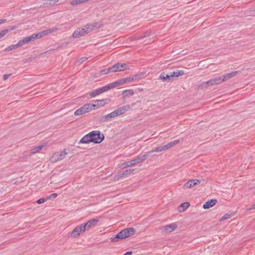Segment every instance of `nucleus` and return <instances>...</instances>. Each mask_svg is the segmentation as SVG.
Segmentation results:
<instances>
[{
  "mask_svg": "<svg viewBox=\"0 0 255 255\" xmlns=\"http://www.w3.org/2000/svg\"><path fill=\"white\" fill-rule=\"evenodd\" d=\"M100 27L98 23H88L84 26V27H79L77 28L73 33V38H78L84 36L89 32L97 29Z\"/></svg>",
  "mask_w": 255,
  "mask_h": 255,
  "instance_id": "f257e3e1",
  "label": "nucleus"
},
{
  "mask_svg": "<svg viewBox=\"0 0 255 255\" xmlns=\"http://www.w3.org/2000/svg\"><path fill=\"white\" fill-rule=\"evenodd\" d=\"M134 233L135 230L133 228L125 229L117 235L112 237L110 239L113 242H117L119 240L124 239L133 235Z\"/></svg>",
  "mask_w": 255,
  "mask_h": 255,
  "instance_id": "f03ea898",
  "label": "nucleus"
},
{
  "mask_svg": "<svg viewBox=\"0 0 255 255\" xmlns=\"http://www.w3.org/2000/svg\"><path fill=\"white\" fill-rule=\"evenodd\" d=\"M58 30H60V28L57 27H53L52 28H48L45 30H42L41 32H39L37 33H34L28 36L30 39V41H33L37 38H40L42 37L43 36H46L49 33H51L52 32H54Z\"/></svg>",
  "mask_w": 255,
  "mask_h": 255,
  "instance_id": "7ed1b4c3",
  "label": "nucleus"
},
{
  "mask_svg": "<svg viewBox=\"0 0 255 255\" xmlns=\"http://www.w3.org/2000/svg\"><path fill=\"white\" fill-rule=\"evenodd\" d=\"M148 156L149 153H146V154L141 156H138L135 159L124 162L122 164L121 167L122 168H126L128 167L132 166L135 164L142 162L145 160Z\"/></svg>",
  "mask_w": 255,
  "mask_h": 255,
  "instance_id": "20e7f679",
  "label": "nucleus"
},
{
  "mask_svg": "<svg viewBox=\"0 0 255 255\" xmlns=\"http://www.w3.org/2000/svg\"><path fill=\"white\" fill-rule=\"evenodd\" d=\"M92 142L100 143L102 142L105 138L104 135L99 130H93L90 132Z\"/></svg>",
  "mask_w": 255,
  "mask_h": 255,
  "instance_id": "39448f33",
  "label": "nucleus"
},
{
  "mask_svg": "<svg viewBox=\"0 0 255 255\" xmlns=\"http://www.w3.org/2000/svg\"><path fill=\"white\" fill-rule=\"evenodd\" d=\"M30 41V39L29 38L28 36L23 38L22 39L20 40L17 44L11 45L10 46L7 47L6 48H5V51H11L14 49L17 48L18 47H19L20 46H22L24 44L27 43Z\"/></svg>",
  "mask_w": 255,
  "mask_h": 255,
  "instance_id": "423d86ee",
  "label": "nucleus"
},
{
  "mask_svg": "<svg viewBox=\"0 0 255 255\" xmlns=\"http://www.w3.org/2000/svg\"><path fill=\"white\" fill-rule=\"evenodd\" d=\"M92 110L91 104H85L83 106L77 109L74 112L75 116H80L85 113H88Z\"/></svg>",
  "mask_w": 255,
  "mask_h": 255,
  "instance_id": "0eeeda50",
  "label": "nucleus"
},
{
  "mask_svg": "<svg viewBox=\"0 0 255 255\" xmlns=\"http://www.w3.org/2000/svg\"><path fill=\"white\" fill-rule=\"evenodd\" d=\"M110 101V100L109 99L95 100L94 101V104H91V109L93 108L94 110H95L100 107H103L105 105L108 104Z\"/></svg>",
  "mask_w": 255,
  "mask_h": 255,
  "instance_id": "6e6552de",
  "label": "nucleus"
},
{
  "mask_svg": "<svg viewBox=\"0 0 255 255\" xmlns=\"http://www.w3.org/2000/svg\"><path fill=\"white\" fill-rule=\"evenodd\" d=\"M113 72L123 71L129 69V66L126 63H117L112 66Z\"/></svg>",
  "mask_w": 255,
  "mask_h": 255,
  "instance_id": "1a4fd4ad",
  "label": "nucleus"
},
{
  "mask_svg": "<svg viewBox=\"0 0 255 255\" xmlns=\"http://www.w3.org/2000/svg\"><path fill=\"white\" fill-rule=\"evenodd\" d=\"M85 231V228L83 224L75 227L72 233H71V237L72 238H76L79 237L80 234Z\"/></svg>",
  "mask_w": 255,
  "mask_h": 255,
  "instance_id": "9d476101",
  "label": "nucleus"
},
{
  "mask_svg": "<svg viewBox=\"0 0 255 255\" xmlns=\"http://www.w3.org/2000/svg\"><path fill=\"white\" fill-rule=\"evenodd\" d=\"M67 154V152L65 151V150L55 153L52 156L51 161L54 162L58 160H62L65 157V156Z\"/></svg>",
  "mask_w": 255,
  "mask_h": 255,
  "instance_id": "9b49d317",
  "label": "nucleus"
},
{
  "mask_svg": "<svg viewBox=\"0 0 255 255\" xmlns=\"http://www.w3.org/2000/svg\"><path fill=\"white\" fill-rule=\"evenodd\" d=\"M99 222V220L93 219L89 220L85 224H83V225L85 228V231H89L90 229L96 227Z\"/></svg>",
  "mask_w": 255,
  "mask_h": 255,
  "instance_id": "f8f14e48",
  "label": "nucleus"
},
{
  "mask_svg": "<svg viewBox=\"0 0 255 255\" xmlns=\"http://www.w3.org/2000/svg\"><path fill=\"white\" fill-rule=\"evenodd\" d=\"M109 87H107L106 85L101 88L96 89L90 93L91 97H95L97 95L102 94L104 92L108 91Z\"/></svg>",
  "mask_w": 255,
  "mask_h": 255,
  "instance_id": "ddd939ff",
  "label": "nucleus"
},
{
  "mask_svg": "<svg viewBox=\"0 0 255 255\" xmlns=\"http://www.w3.org/2000/svg\"><path fill=\"white\" fill-rule=\"evenodd\" d=\"M200 183V181L198 180L192 179L186 182L184 185V188L185 189L191 188L195 186L198 185Z\"/></svg>",
  "mask_w": 255,
  "mask_h": 255,
  "instance_id": "4468645a",
  "label": "nucleus"
},
{
  "mask_svg": "<svg viewBox=\"0 0 255 255\" xmlns=\"http://www.w3.org/2000/svg\"><path fill=\"white\" fill-rule=\"evenodd\" d=\"M112 119H114L112 113H111L109 114L100 117L99 118V121L100 123H106L111 121Z\"/></svg>",
  "mask_w": 255,
  "mask_h": 255,
  "instance_id": "2eb2a0df",
  "label": "nucleus"
},
{
  "mask_svg": "<svg viewBox=\"0 0 255 255\" xmlns=\"http://www.w3.org/2000/svg\"><path fill=\"white\" fill-rule=\"evenodd\" d=\"M177 226L175 224H170L164 227H162L161 228V230L162 232H171L174 231Z\"/></svg>",
  "mask_w": 255,
  "mask_h": 255,
  "instance_id": "dca6fc26",
  "label": "nucleus"
},
{
  "mask_svg": "<svg viewBox=\"0 0 255 255\" xmlns=\"http://www.w3.org/2000/svg\"><path fill=\"white\" fill-rule=\"evenodd\" d=\"M90 132L84 135L80 140L79 143H89L92 142Z\"/></svg>",
  "mask_w": 255,
  "mask_h": 255,
  "instance_id": "f3484780",
  "label": "nucleus"
},
{
  "mask_svg": "<svg viewBox=\"0 0 255 255\" xmlns=\"http://www.w3.org/2000/svg\"><path fill=\"white\" fill-rule=\"evenodd\" d=\"M238 73V71H234L230 73H228L222 77V81L225 82L227 81L228 80L232 78V77L235 76Z\"/></svg>",
  "mask_w": 255,
  "mask_h": 255,
  "instance_id": "a211bd4d",
  "label": "nucleus"
},
{
  "mask_svg": "<svg viewBox=\"0 0 255 255\" xmlns=\"http://www.w3.org/2000/svg\"><path fill=\"white\" fill-rule=\"evenodd\" d=\"M131 109L130 105H126L118 108L119 111L122 115L125 114L128 111H129Z\"/></svg>",
  "mask_w": 255,
  "mask_h": 255,
  "instance_id": "6ab92c4d",
  "label": "nucleus"
},
{
  "mask_svg": "<svg viewBox=\"0 0 255 255\" xmlns=\"http://www.w3.org/2000/svg\"><path fill=\"white\" fill-rule=\"evenodd\" d=\"M217 202L216 199H211L210 200L207 201L204 205L203 208L204 209H209L210 208L214 206Z\"/></svg>",
  "mask_w": 255,
  "mask_h": 255,
  "instance_id": "aec40b11",
  "label": "nucleus"
},
{
  "mask_svg": "<svg viewBox=\"0 0 255 255\" xmlns=\"http://www.w3.org/2000/svg\"><path fill=\"white\" fill-rule=\"evenodd\" d=\"M215 85H216V84L215 83L214 80L213 79H211L207 82H202L199 86V87H207L208 85L213 86Z\"/></svg>",
  "mask_w": 255,
  "mask_h": 255,
  "instance_id": "412c9836",
  "label": "nucleus"
},
{
  "mask_svg": "<svg viewBox=\"0 0 255 255\" xmlns=\"http://www.w3.org/2000/svg\"><path fill=\"white\" fill-rule=\"evenodd\" d=\"M171 77H170V75L166 74L163 72L161 73L159 76V79L161 80L163 82L169 81L171 80Z\"/></svg>",
  "mask_w": 255,
  "mask_h": 255,
  "instance_id": "4be33fe9",
  "label": "nucleus"
},
{
  "mask_svg": "<svg viewBox=\"0 0 255 255\" xmlns=\"http://www.w3.org/2000/svg\"><path fill=\"white\" fill-rule=\"evenodd\" d=\"M190 206L189 202H184L182 203L179 207V210L180 212H183L187 209Z\"/></svg>",
  "mask_w": 255,
  "mask_h": 255,
  "instance_id": "5701e85b",
  "label": "nucleus"
},
{
  "mask_svg": "<svg viewBox=\"0 0 255 255\" xmlns=\"http://www.w3.org/2000/svg\"><path fill=\"white\" fill-rule=\"evenodd\" d=\"M179 142V139H176L174 141H172L169 143H168L167 144L165 145V147L166 148V149H168L171 147L177 144Z\"/></svg>",
  "mask_w": 255,
  "mask_h": 255,
  "instance_id": "b1692460",
  "label": "nucleus"
},
{
  "mask_svg": "<svg viewBox=\"0 0 255 255\" xmlns=\"http://www.w3.org/2000/svg\"><path fill=\"white\" fill-rule=\"evenodd\" d=\"M165 150H167V149H166V148L165 147V145L164 146H160L157 147L154 150L149 151L147 153H149V155L150 153H151L153 152H160V151Z\"/></svg>",
  "mask_w": 255,
  "mask_h": 255,
  "instance_id": "393cba45",
  "label": "nucleus"
},
{
  "mask_svg": "<svg viewBox=\"0 0 255 255\" xmlns=\"http://www.w3.org/2000/svg\"><path fill=\"white\" fill-rule=\"evenodd\" d=\"M184 74V72L182 70H176L174 71L171 75H170V77H178L180 76H182Z\"/></svg>",
  "mask_w": 255,
  "mask_h": 255,
  "instance_id": "a878e982",
  "label": "nucleus"
},
{
  "mask_svg": "<svg viewBox=\"0 0 255 255\" xmlns=\"http://www.w3.org/2000/svg\"><path fill=\"white\" fill-rule=\"evenodd\" d=\"M43 147V145H41L33 148L31 150L30 154H33L39 152L42 149Z\"/></svg>",
  "mask_w": 255,
  "mask_h": 255,
  "instance_id": "bb28decb",
  "label": "nucleus"
},
{
  "mask_svg": "<svg viewBox=\"0 0 255 255\" xmlns=\"http://www.w3.org/2000/svg\"><path fill=\"white\" fill-rule=\"evenodd\" d=\"M123 94L124 97H129L131 96L134 94V92L132 90H126L123 92Z\"/></svg>",
  "mask_w": 255,
  "mask_h": 255,
  "instance_id": "cd10ccee",
  "label": "nucleus"
},
{
  "mask_svg": "<svg viewBox=\"0 0 255 255\" xmlns=\"http://www.w3.org/2000/svg\"><path fill=\"white\" fill-rule=\"evenodd\" d=\"M120 85L119 82L118 80H117L112 83L107 85L106 86L109 87L108 90H109L110 89H111L112 88L118 87Z\"/></svg>",
  "mask_w": 255,
  "mask_h": 255,
  "instance_id": "c85d7f7f",
  "label": "nucleus"
},
{
  "mask_svg": "<svg viewBox=\"0 0 255 255\" xmlns=\"http://www.w3.org/2000/svg\"><path fill=\"white\" fill-rule=\"evenodd\" d=\"M111 72H113L112 66L101 70V73L103 75L107 74Z\"/></svg>",
  "mask_w": 255,
  "mask_h": 255,
  "instance_id": "c756f323",
  "label": "nucleus"
},
{
  "mask_svg": "<svg viewBox=\"0 0 255 255\" xmlns=\"http://www.w3.org/2000/svg\"><path fill=\"white\" fill-rule=\"evenodd\" d=\"M58 1L59 0H45V1L43 3V5H53Z\"/></svg>",
  "mask_w": 255,
  "mask_h": 255,
  "instance_id": "7c9ffc66",
  "label": "nucleus"
},
{
  "mask_svg": "<svg viewBox=\"0 0 255 255\" xmlns=\"http://www.w3.org/2000/svg\"><path fill=\"white\" fill-rule=\"evenodd\" d=\"M84 0H72L70 2V4L72 5L80 4L84 2Z\"/></svg>",
  "mask_w": 255,
  "mask_h": 255,
  "instance_id": "2f4dec72",
  "label": "nucleus"
},
{
  "mask_svg": "<svg viewBox=\"0 0 255 255\" xmlns=\"http://www.w3.org/2000/svg\"><path fill=\"white\" fill-rule=\"evenodd\" d=\"M112 113L114 119L118 117L122 116L118 109H117L114 110L113 112H111Z\"/></svg>",
  "mask_w": 255,
  "mask_h": 255,
  "instance_id": "473e14b6",
  "label": "nucleus"
},
{
  "mask_svg": "<svg viewBox=\"0 0 255 255\" xmlns=\"http://www.w3.org/2000/svg\"><path fill=\"white\" fill-rule=\"evenodd\" d=\"M213 79L214 80L215 83L216 85H219L223 82L221 76L217 77Z\"/></svg>",
  "mask_w": 255,
  "mask_h": 255,
  "instance_id": "72a5a7b5",
  "label": "nucleus"
},
{
  "mask_svg": "<svg viewBox=\"0 0 255 255\" xmlns=\"http://www.w3.org/2000/svg\"><path fill=\"white\" fill-rule=\"evenodd\" d=\"M128 174H129V172H128V170H125L122 173H120L117 175V177L118 178H120L123 177L124 176L127 175Z\"/></svg>",
  "mask_w": 255,
  "mask_h": 255,
  "instance_id": "f704fd0d",
  "label": "nucleus"
},
{
  "mask_svg": "<svg viewBox=\"0 0 255 255\" xmlns=\"http://www.w3.org/2000/svg\"><path fill=\"white\" fill-rule=\"evenodd\" d=\"M136 77V76L130 77H127L125 78L126 83L130 82L132 81Z\"/></svg>",
  "mask_w": 255,
  "mask_h": 255,
  "instance_id": "c9c22d12",
  "label": "nucleus"
},
{
  "mask_svg": "<svg viewBox=\"0 0 255 255\" xmlns=\"http://www.w3.org/2000/svg\"><path fill=\"white\" fill-rule=\"evenodd\" d=\"M8 32V29H4L0 32V39L2 38L7 32Z\"/></svg>",
  "mask_w": 255,
  "mask_h": 255,
  "instance_id": "e433bc0d",
  "label": "nucleus"
},
{
  "mask_svg": "<svg viewBox=\"0 0 255 255\" xmlns=\"http://www.w3.org/2000/svg\"><path fill=\"white\" fill-rule=\"evenodd\" d=\"M88 59L87 57H83L80 59H79L77 61L79 64H82L84 61H86Z\"/></svg>",
  "mask_w": 255,
  "mask_h": 255,
  "instance_id": "4c0bfd02",
  "label": "nucleus"
},
{
  "mask_svg": "<svg viewBox=\"0 0 255 255\" xmlns=\"http://www.w3.org/2000/svg\"><path fill=\"white\" fill-rule=\"evenodd\" d=\"M150 35V32L146 31L144 33H143L142 35H141L140 36H141L142 39H143V38H144L145 37H147Z\"/></svg>",
  "mask_w": 255,
  "mask_h": 255,
  "instance_id": "58836bf2",
  "label": "nucleus"
},
{
  "mask_svg": "<svg viewBox=\"0 0 255 255\" xmlns=\"http://www.w3.org/2000/svg\"><path fill=\"white\" fill-rule=\"evenodd\" d=\"M47 200V198H40V199H39L36 202L40 204H41V203H43L44 202H45L46 200Z\"/></svg>",
  "mask_w": 255,
  "mask_h": 255,
  "instance_id": "ea45409f",
  "label": "nucleus"
},
{
  "mask_svg": "<svg viewBox=\"0 0 255 255\" xmlns=\"http://www.w3.org/2000/svg\"><path fill=\"white\" fill-rule=\"evenodd\" d=\"M57 193H53L52 194H51L49 196L47 197L46 198H47V199H54V198H55L56 197H57Z\"/></svg>",
  "mask_w": 255,
  "mask_h": 255,
  "instance_id": "a19ab883",
  "label": "nucleus"
},
{
  "mask_svg": "<svg viewBox=\"0 0 255 255\" xmlns=\"http://www.w3.org/2000/svg\"><path fill=\"white\" fill-rule=\"evenodd\" d=\"M230 217H231V215L230 214H226L222 217L221 220H226V219H229Z\"/></svg>",
  "mask_w": 255,
  "mask_h": 255,
  "instance_id": "79ce46f5",
  "label": "nucleus"
},
{
  "mask_svg": "<svg viewBox=\"0 0 255 255\" xmlns=\"http://www.w3.org/2000/svg\"><path fill=\"white\" fill-rule=\"evenodd\" d=\"M120 85H124L126 83L125 78L118 80Z\"/></svg>",
  "mask_w": 255,
  "mask_h": 255,
  "instance_id": "37998d69",
  "label": "nucleus"
},
{
  "mask_svg": "<svg viewBox=\"0 0 255 255\" xmlns=\"http://www.w3.org/2000/svg\"><path fill=\"white\" fill-rule=\"evenodd\" d=\"M11 75V74H4L3 76V80H6L8 77H9Z\"/></svg>",
  "mask_w": 255,
  "mask_h": 255,
  "instance_id": "c03bdc74",
  "label": "nucleus"
},
{
  "mask_svg": "<svg viewBox=\"0 0 255 255\" xmlns=\"http://www.w3.org/2000/svg\"><path fill=\"white\" fill-rule=\"evenodd\" d=\"M5 21H6V19H0V24L5 22Z\"/></svg>",
  "mask_w": 255,
  "mask_h": 255,
  "instance_id": "a18cd8bd",
  "label": "nucleus"
},
{
  "mask_svg": "<svg viewBox=\"0 0 255 255\" xmlns=\"http://www.w3.org/2000/svg\"><path fill=\"white\" fill-rule=\"evenodd\" d=\"M253 209H255V204L252 205L248 210H253Z\"/></svg>",
  "mask_w": 255,
  "mask_h": 255,
  "instance_id": "49530a36",
  "label": "nucleus"
},
{
  "mask_svg": "<svg viewBox=\"0 0 255 255\" xmlns=\"http://www.w3.org/2000/svg\"><path fill=\"white\" fill-rule=\"evenodd\" d=\"M128 172H129V174H131V173H132L133 172L134 169H128Z\"/></svg>",
  "mask_w": 255,
  "mask_h": 255,
  "instance_id": "de8ad7c7",
  "label": "nucleus"
},
{
  "mask_svg": "<svg viewBox=\"0 0 255 255\" xmlns=\"http://www.w3.org/2000/svg\"><path fill=\"white\" fill-rule=\"evenodd\" d=\"M17 27V26H12V27L9 29V30H14V29H16Z\"/></svg>",
  "mask_w": 255,
  "mask_h": 255,
  "instance_id": "09e8293b",
  "label": "nucleus"
},
{
  "mask_svg": "<svg viewBox=\"0 0 255 255\" xmlns=\"http://www.w3.org/2000/svg\"><path fill=\"white\" fill-rule=\"evenodd\" d=\"M132 252H128L126 253H125L124 255H131Z\"/></svg>",
  "mask_w": 255,
  "mask_h": 255,
  "instance_id": "8fccbe9b",
  "label": "nucleus"
},
{
  "mask_svg": "<svg viewBox=\"0 0 255 255\" xmlns=\"http://www.w3.org/2000/svg\"><path fill=\"white\" fill-rule=\"evenodd\" d=\"M135 39H136V40H137L141 39L142 38H141V36L140 35H139V36H135Z\"/></svg>",
  "mask_w": 255,
  "mask_h": 255,
  "instance_id": "3c124183",
  "label": "nucleus"
},
{
  "mask_svg": "<svg viewBox=\"0 0 255 255\" xmlns=\"http://www.w3.org/2000/svg\"><path fill=\"white\" fill-rule=\"evenodd\" d=\"M131 40H132V41L136 40V39H135V37H132L131 38Z\"/></svg>",
  "mask_w": 255,
  "mask_h": 255,
  "instance_id": "603ef678",
  "label": "nucleus"
}]
</instances>
